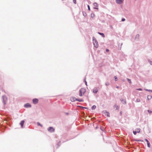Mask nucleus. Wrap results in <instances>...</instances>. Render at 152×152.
Returning <instances> with one entry per match:
<instances>
[{
	"label": "nucleus",
	"instance_id": "15",
	"mask_svg": "<svg viewBox=\"0 0 152 152\" xmlns=\"http://www.w3.org/2000/svg\"><path fill=\"white\" fill-rule=\"evenodd\" d=\"M98 33L99 34H100L103 37H105L104 35V34L103 33L98 32Z\"/></svg>",
	"mask_w": 152,
	"mask_h": 152
},
{
	"label": "nucleus",
	"instance_id": "17",
	"mask_svg": "<svg viewBox=\"0 0 152 152\" xmlns=\"http://www.w3.org/2000/svg\"><path fill=\"white\" fill-rule=\"evenodd\" d=\"M114 108H115L116 110H118V107L117 105L115 104L114 106Z\"/></svg>",
	"mask_w": 152,
	"mask_h": 152
},
{
	"label": "nucleus",
	"instance_id": "22",
	"mask_svg": "<svg viewBox=\"0 0 152 152\" xmlns=\"http://www.w3.org/2000/svg\"><path fill=\"white\" fill-rule=\"evenodd\" d=\"M37 124L38 126H40L42 127V125L39 122H37Z\"/></svg>",
	"mask_w": 152,
	"mask_h": 152
},
{
	"label": "nucleus",
	"instance_id": "39",
	"mask_svg": "<svg viewBox=\"0 0 152 152\" xmlns=\"http://www.w3.org/2000/svg\"><path fill=\"white\" fill-rule=\"evenodd\" d=\"M94 9H98V8L96 7H94Z\"/></svg>",
	"mask_w": 152,
	"mask_h": 152
},
{
	"label": "nucleus",
	"instance_id": "44",
	"mask_svg": "<svg viewBox=\"0 0 152 152\" xmlns=\"http://www.w3.org/2000/svg\"><path fill=\"white\" fill-rule=\"evenodd\" d=\"M84 108L86 109L87 108L86 107H84Z\"/></svg>",
	"mask_w": 152,
	"mask_h": 152
},
{
	"label": "nucleus",
	"instance_id": "6",
	"mask_svg": "<svg viewBox=\"0 0 152 152\" xmlns=\"http://www.w3.org/2000/svg\"><path fill=\"white\" fill-rule=\"evenodd\" d=\"M38 102V100L37 99H33V102L34 104H36Z\"/></svg>",
	"mask_w": 152,
	"mask_h": 152
},
{
	"label": "nucleus",
	"instance_id": "2",
	"mask_svg": "<svg viewBox=\"0 0 152 152\" xmlns=\"http://www.w3.org/2000/svg\"><path fill=\"white\" fill-rule=\"evenodd\" d=\"M93 40L94 43V45L95 47L96 48H98V42L96 40V39L94 38L93 37Z\"/></svg>",
	"mask_w": 152,
	"mask_h": 152
},
{
	"label": "nucleus",
	"instance_id": "1",
	"mask_svg": "<svg viewBox=\"0 0 152 152\" xmlns=\"http://www.w3.org/2000/svg\"><path fill=\"white\" fill-rule=\"evenodd\" d=\"M86 92L85 89L83 88H81L79 91V95L81 96L84 94Z\"/></svg>",
	"mask_w": 152,
	"mask_h": 152
},
{
	"label": "nucleus",
	"instance_id": "9",
	"mask_svg": "<svg viewBox=\"0 0 152 152\" xmlns=\"http://www.w3.org/2000/svg\"><path fill=\"white\" fill-rule=\"evenodd\" d=\"M139 34H137L136 35L135 37V39L136 41H138L139 40Z\"/></svg>",
	"mask_w": 152,
	"mask_h": 152
},
{
	"label": "nucleus",
	"instance_id": "40",
	"mask_svg": "<svg viewBox=\"0 0 152 152\" xmlns=\"http://www.w3.org/2000/svg\"><path fill=\"white\" fill-rule=\"evenodd\" d=\"M122 45V43L121 44V45H120V46H121V47H120V48H121V45Z\"/></svg>",
	"mask_w": 152,
	"mask_h": 152
},
{
	"label": "nucleus",
	"instance_id": "20",
	"mask_svg": "<svg viewBox=\"0 0 152 152\" xmlns=\"http://www.w3.org/2000/svg\"><path fill=\"white\" fill-rule=\"evenodd\" d=\"M96 106L95 105H93L92 106V107H91V109L92 110H94L96 109Z\"/></svg>",
	"mask_w": 152,
	"mask_h": 152
},
{
	"label": "nucleus",
	"instance_id": "5",
	"mask_svg": "<svg viewBox=\"0 0 152 152\" xmlns=\"http://www.w3.org/2000/svg\"><path fill=\"white\" fill-rule=\"evenodd\" d=\"M140 128L137 129L133 131V133L134 135H136L137 133H139L140 132Z\"/></svg>",
	"mask_w": 152,
	"mask_h": 152
},
{
	"label": "nucleus",
	"instance_id": "37",
	"mask_svg": "<svg viewBox=\"0 0 152 152\" xmlns=\"http://www.w3.org/2000/svg\"><path fill=\"white\" fill-rule=\"evenodd\" d=\"M145 140L147 142V143L149 142L148 141L147 139H145Z\"/></svg>",
	"mask_w": 152,
	"mask_h": 152
},
{
	"label": "nucleus",
	"instance_id": "24",
	"mask_svg": "<svg viewBox=\"0 0 152 152\" xmlns=\"http://www.w3.org/2000/svg\"><path fill=\"white\" fill-rule=\"evenodd\" d=\"M91 18H93L94 17V13H92L91 14Z\"/></svg>",
	"mask_w": 152,
	"mask_h": 152
},
{
	"label": "nucleus",
	"instance_id": "26",
	"mask_svg": "<svg viewBox=\"0 0 152 152\" xmlns=\"http://www.w3.org/2000/svg\"><path fill=\"white\" fill-rule=\"evenodd\" d=\"M105 84L106 86H108L109 85V83L108 82H107L105 83Z\"/></svg>",
	"mask_w": 152,
	"mask_h": 152
},
{
	"label": "nucleus",
	"instance_id": "42",
	"mask_svg": "<svg viewBox=\"0 0 152 152\" xmlns=\"http://www.w3.org/2000/svg\"><path fill=\"white\" fill-rule=\"evenodd\" d=\"M110 27H111V28H112V27L111 26H110Z\"/></svg>",
	"mask_w": 152,
	"mask_h": 152
},
{
	"label": "nucleus",
	"instance_id": "3",
	"mask_svg": "<svg viewBox=\"0 0 152 152\" xmlns=\"http://www.w3.org/2000/svg\"><path fill=\"white\" fill-rule=\"evenodd\" d=\"M2 99H3V102L4 104H6L7 101V97L5 96H2Z\"/></svg>",
	"mask_w": 152,
	"mask_h": 152
},
{
	"label": "nucleus",
	"instance_id": "35",
	"mask_svg": "<svg viewBox=\"0 0 152 152\" xmlns=\"http://www.w3.org/2000/svg\"><path fill=\"white\" fill-rule=\"evenodd\" d=\"M125 20V19L124 18H122L121 19V21H124Z\"/></svg>",
	"mask_w": 152,
	"mask_h": 152
},
{
	"label": "nucleus",
	"instance_id": "16",
	"mask_svg": "<svg viewBox=\"0 0 152 152\" xmlns=\"http://www.w3.org/2000/svg\"><path fill=\"white\" fill-rule=\"evenodd\" d=\"M152 98L151 96L148 95L147 97V99L148 100H149L151 99Z\"/></svg>",
	"mask_w": 152,
	"mask_h": 152
},
{
	"label": "nucleus",
	"instance_id": "33",
	"mask_svg": "<svg viewBox=\"0 0 152 152\" xmlns=\"http://www.w3.org/2000/svg\"><path fill=\"white\" fill-rule=\"evenodd\" d=\"M114 77H115V81H117V77L116 76H115Z\"/></svg>",
	"mask_w": 152,
	"mask_h": 152
},
{
	"label": "nucleus",
	"instance_id": "41",
	"mask_svg": "<svg viewBox=\"0 0 152 152\" xmlns=\"http://www.w3.org/2000/svg\"><path fill=\"white\" fill-rule=\"evenodd\" d=\"M116 88H119V87L118 86H117L116 87Z\"/></svg>",
	"mask_w": 152,
	"mask_h": 152
},
{
	"label": "nucleus",
	"instance_id": "7",
	"mask_svg": "<svg viewBox=\"0 0 152 152\" xmlns=\"http://www.w3.org/2000/svg\"><path fill=\"white\" fill-rule=\"evenodd\" d=\"M98 87H95L94 88L93 91V93H96L98 91Z\"/></svg>",
	"mask_w": 152,
	"mask_h": 152
},
{
	"label": "nucleus",
	"instance_id": "38",
	"mask_svg": "<svg viewBox=\"0 0 152 152\" xmlns=\"http://www.w3.org/2000/svg\"><path fill=\"white\" fill-rule=\"evenodd\" d=\"M86 78H85V84L86 86H87V83L86 81Z\"/></svg>",
	"mask_w": 152,
	"mask_h": 152
},
{
	"label": "nucleus",
	"instance_id": "18",
	"mask_svg": "<svg viewBox=\"0 0 152 152\" xmlns=\"http://www.w3.org/2000/svg\"><path fill=\"white\" fill-rule=\"evenodd\" d=\"M76 100L77 101H79V102H82L83 101V100L82 99H77V98H76Z\"/></svg>",
	"mask_w": 152,
	"mask_h": 152
},
{
	"label": "nucleus",
	"instance_id": "36",
	"mask_svg": "<svg viewBox=\"0 0 152 152\" xmlns=\"http://www.w3.org/2000/svg\"><path fill=\"white\" fill-rule=\"evenodd\" d=\"M106 52H108L109 51V50L108 49H107L106 50Z\"/></svg>",
	"mask_w": 152,
	"mask_h": 152
},
{
	"label": "nucleus",
	"instance_id": "10",
	"mask_svg": "<svg viewBox=\"0 0 152 152\" xmlns=\"http://www.w3.org/2000/svg\"><path fill=\"white\" fill-rule=\"evenodd\" d=\"M123 0H116V2L119 4H121L123 2Z\"/></svg>",
	"mask_w": 152,
	"mask_h": 152
},
{
	"label": "nucleus",
	"instance_id": "21",
	"mask_svg": "<svg viewBox=\"0 0 152 152\" xmlns=\"http://www.w3.org/2000/svg\"><path fill=\"white\" fill-rule=\"evenodd\" d=\"M127 79L128 81V82H129V83L130 84L132 82L131 79H129V78H127Z\"/></svg>",
	"mask_w": 152,
	"mask_h": 152
},
{
	"label": "nucleus",
	"instance_id": "14",
	"mask_svg": "<svg viewBox=\"0 0 152 152\" xmlns=\"http://www.w3.org/2000/svg\"><path fill=\"white\" fill-rule=\"evenodd\" d=\"M121 101L124 104H125L126 103V101L125 100L123 99H121Z\"/></svg>",
	"mask_w": 152,
	"mask_h": 152
},
{
	"label": "nucleus",
	"instance_id": "27",
	"mask_svg": "<svg viewBox=\"0 0 152 152\" xmlns=\"http://www.w3.org/2000/svg\"><path fill=\"white\" fill-rule=\"evenodd\" d=\"M147 144L148 147H150V143H149V142L147 143Z\"/></svg>",
	"mask_w": 152,
	"mask_h": 152
},
{
	"label": "nucleus",
	"instance_id": "13",
	"mask_svg": "<svg viewBox=\"0 0 152 152\" xmlns=\"http://www.w3.org/2000/svg\"><path fill=\"white\" fill-rule=\"evenodd\" d=\"M24 123V121L23 120L20 123V124L21 125V128H23V125Z\"/></svg>",
	"mask_w": 152,
	"mask_h": 152
},
{
	"label": "nucleus",
	"instance_id": "30",
	"mask_svg": "<svg viewBox=\"0 0 152 152\" xmlns=\"http://www.w3.org/2000/svg\"><path fill=\"white\" fill-rule=\"evenodd\" d=\"M140 101V100L139 99H136V102H139Z\"/></svg>",
	"mask_w": 152,
	"mask_h": 152
},
{
	"label": "nucleus",
	"instance_id": "8",
	"mask_svg": "<svg viewBox=\"0 0 152 152\" xmlns=\"http://www.w3.org/2000/svg\"><path fill=\"white\" fill-rule=\"evenodd\" d=\"M24 106L25 107L28 108L29 107H31V105L30 104L27 103L24 105Z\"/></svg>",
	"mask_w": 152,
	"mask_h": 152
},
{
	"label": "nucleus",
	"instance_id": "43",
	"mask_svg": "<svg viewBox=\"0 0 152 152\" xmlns=\"http://www.w3.org/2000/svg\"><path fill=\"white\" fill-rule=\"evenodd\" d=\"M151 92H152V90H151Z\"/></svg>",
	"mask_w": 152,
	"mask_h": 152
},
{
	"label": "nucleus",
	"instance_id": "32",
	"mask_svg": "<svg viewBox=\"0 0 152 152\" xmlns=\"http://www.w3.org/2000/svg\"><path fill=\"white\" fill-rule=\"evenodd\" d=\"M137 90H139V91H141L142 90V89L141 88H137Z\"/></svg>",
	"mask_w": 152,
	"mask_h": 152
},
{
	"label": "nucleus",
	"instance_id": "34",
	"mask_svg": "<svg viewBox=\"0 0 152 152\" xmlns=\"http://www.w3.org/2000/svg\"><path fill=\"white\" fill-rule=\"evenodd\" d=\"M87 6H88V10H90V7L88 5Z\"/></svg>",
	"mask_w": 152,
	"mask_h": 152
},
{
	"label": "nucleus",
	"instance_id": "31",
	"mask_svg": "<svg viewBox=\"0 0 152 152\" xmlns=\"http://www.w3.org/2000/svg\"><path fill=\"white\" fill-rule=\"evenodd\" d=\"M73 3H74L75 4H76V0H73Z\"/></svg>",
	"mask_w": 152,
	"mask_h": 152
},
{
	"label": "nucleus",
	"instance_id": "28",
	"mask_svg": "<svg viewBox=\"0 0 152 152\" xmlns=\"http://www.w3.org/2000/svg\"><path fill=\"white\" fill-rule=\"evenodd\" d=\"M146 91H149V92H151V90H149V89H144Z\"/></svg>",
	"mask_w": 152,
	"mask_h": 152
},
{
	"label": "nucleus",
	"instance_id": "23",
	"mask_svg": "<svg viewBox=\"0 0 152 152\" xmlns=\"http://www.w3.org/2000/svg\"><path fill=\"white\" fill-rule=\"evenodd\" d=\"M83 15L84 16V17H85L86 16V12H83Z\"/></svg>",
	"mask_w": 152,
	"mask_h": 152
},
{
	"label": "nucleus",
	"instance_id": "29",
	"mask_svg": "<svg viewBox=\"0 0 152 152\" xmlns=\"http://www.w3.org/2000/svg\"><path fill=\"white\" fill-rule=\"evenodd\" d=\"M148 111L150 113H152V111L151 110H148Z\"/></svg>",
	"mask_w": 152,
	"mask_h": 152
},
{
	"label": "nucleus",
	"instance_id": "25",
	"mask_svg": "<svg viewBox=\"0 0 152 152\" xmlns=\"http://www.w3.org/2000/svg\"><path fill=\"white\" fill-rule=\"evenodd\" d=\"M148 62H149V63L151 65H152V61H151V60H148Z\"/></svg>",
	"mask_w": 152,
	"mask_h": 152
},
{
	"label": "nucleus",
	"instance_id": "19",
	"mask_svg": "<svg viewBox=\"0 0 152 152\" xmlns=\"http://www.w3.org/2000/svg\"><path fill=\"white\" fill-rule=\"evenodd\" d=\"M94 6L95 7H97L98 6V4L96 3H94L93 4Z\"/></svg>",
	"mask_w": 152,
	"mask_h": 152
},
{
	"label": "nucleus",
	"instance_id": "12",
	"mask_svg": "<svg viewBox=\"0 0 152 152\" xmlns=\"http://www.w3.org/2000/svg\"><path fill=\"white\" fill-rule=\"evenodd\" d=\"M76 98L75 97H72L71 98H70L71 101L72 102H75V100H76Z\"/></svg>",
	"mask_w": 152,
	"mask_h": 152
},
{
	"label": "nucleus",
	"instance_id": "4",
	"mask_svg": "<svg viewBox=\"0 0 152 152\" xmlns=\"http://www.w3.org/2000/svg\"><path fill=\"white\" fill-rule=\"evenodd\" d=\"M48 131L50 132H53L54 131V129L52 127H50L48 129Z\"/></svg>",
	"mask_w": 152,
	"mask_h": 152
},
{
	"label": "nucleus",
	"instance_id": "11",
	"mask_svg": "<svg viewBox=\"0 0 152 152\" xmlns=\"http://www.w3.org/2000/svg\"><path fill=\"white\" fill-rule=\"evenodd\" d=\"M104 114L105 116H106L107 117L110 116V113L108 112H107L106 111H105L104 112Z\"/></svg>",
	"mask_w": 152,
	"mask_h": 152
}]
</instances>
